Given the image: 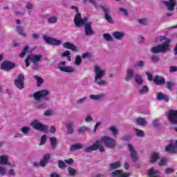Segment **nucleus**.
I'll return each instance as SVG.
<instances>
[{
  "instance_id": "nucleus-1",
  "label": "nucleus",
  "mask_w": 177,
  "mask_h": 177,
  "mask_svg": "<svg viewBox=\"0 0 177 177\" xmlns=\"http://www.w3.org/2000/svg\"><path fill=\"white\" fill-rule=\"evenodd\" d=\"M50 91L48 90H41L40 91L36 92L33 94V97L35 100L37 101L36 104V107L37 109H42L46 104V102H42V99L45 100V102H48V100H50Z\"/></svg>"
},
{
  "instance_id": "nucleus-2",
  "label": "nucleus",
  "mask_w": 177,
  "mask_h": 177,
  "mask_svg": "<svg viewBox=\"0 0 177 177\" xmlns=\"http://www.w3.org/2000/svg\"><path fill=\"white\" fill-rule=\"evenodd\" d=\"M95 75L94 77V82L98 86H107L109 82L103 80V77L106 75V71L102 69L99 66H95L94 68Z\"/></svg>"
},
{
  "instance_id": "nucleus-3",
  "label": "nucleus",
  "mask_w": 177,
  "mask_h": 177,
  "mask_svg": "<svg viewBox=\"0 0 177 177\" xmlns=\"http://www.w3.org/2000/svg\"><path fill=\"white\" fill-rule=\"evenodd\" d=\"M171 43V40L167 39L162 44H159L156 46H153L151 48V53L154 55H157L158 53H167L168 50H169V44Z\"/></svg>"
},
{
  "instance_id": "nucleus-4",
  "label": "nucleus",
  "mask_w": 177,
  "mask_h": 177,
  "mask_svg": "<svg viewBox=\"0 0 177 177\" xmlns=\"http://www.w3.org/2000/svg\"><path fill=\"white\" fill-rule=\"evenodd\" d=\"M71 9H74L76 12H77L75 15V19H74V23L76 27H81L82 26H85L88 23V18L84 17L82 19L81 17V14L78 12V8L75 6H72L71 7Z\"/></svg>"
},
{
  "instance_id": "nucleus-5",
  "label": "nucleus",
  "mask_w": 177,
  "mask_h": 177,
  "mask_svg": "<svg viewBox=\"0 0 177 177\" xmlns=\"http://www.w3.org/2000/svg\"><path fill=\"white\" fill-rule=\"evenodd\" d=\"M100 142L104 143L107 149H115L117 147V141L111 137L102 136Z\"/></svg>"
},
{
  "instance_id": "nucleus-6",
  "label": "nucleus",
  "mask_w": 177,
  "mask_h": 177,
  "mask_svg": "<svg viewBox=\"0 0 177 177\" xmlns=\"http://www.w3.org/2000/svg\"><path fill=\"white\" fill-rule=\"evenodd\" d=\"M97 149H99L100 153L105 151L104 147L102 146V142L99 140H96L93 145L84 148V151L86 153H91V151H95Z\"/></svg>"
},
{
  "instance_id": "nucleus-7",
  "label": "nucleus",
  "mask_w": 177,
  "mask_h": 177,
  "mask_svg": "<svg viewBox=\"0 0 177 177\" xmlns=\"http://www.w3.org/2000/svg\"><path fill=\"white\" fill-rule=\"evenodd\" d=\"M41 59H42V55H35V54L28 55L25 59L26 66L30 67V62H32V63H38L41 62Z\"/></svg>"
},
{
  "instance_id": "nucleus-8",
  "label": "nucleus",
  "mask_w": 177,
  "mask_h": 177,
  "mask_svg": "<svg viewBox=\"0 0 177 177\" xmlns=\"http://www.w3.org/2000/svg\"><path fill=\"white\" fill-rule=\"evenodd\" d=\"M169 145L165 148L167 153L176 154L177 153V140H171L168 141Z\"/></svg>"
},
{
  "instance_id": "nucleus-9",
  "label": "nucleus",
  "mask_w": 177,
  "mask_h": 177,
  "mask_svg": "<svg viewBox=\"0 0 177 177\" xmlns=\"http://www.w3.org/2000/svg\"><path fill=\"white\" fill-rule=\"evenodd\" d=\"M58 70L62 73H68L70 74L75 73V68L70 66H66V62H62L58 64Z\"/></svg>"
},
{
  "instance_id": "nucleus-10",
  "label": "nucleus",
  "mask_w": 177,
  "mask_h": 177,
  "mask_svg": "<svg viewBox=\"0 0 177 177\" xmlns=\"http://www.w3.org/2000/svg\"><path fill=\"white\" fill-rule=\"evenodd\" d=\"M100 8L104 11V19L106 20V21H108V23H111V24H113L114 21H113V18L111 17L110 8H109L106 5H102L100 6Z\"/></svg>"
},
{
  "instance_id": "nucleus-11",
  "label": "nucleus",
  "mask_w": 177,
  "mask_h": 177,
  "mask_svg": "<svg viewBox=\"0 0 177 177\" xmlns=\"http://www.w3.org/2000/svg\"><path fill=\"white\" fill-rule=\"evenodd\" d=\"M166 115L171 124H177V111L169 110L166 113Z\"/></svg>"
},
{
  "instance_id": "nucleus-12",
  "label": "nucleus",
  "mask_w": 177,
  "mask_h": 177,
  "mask_svg": "<svg viewBox=\"0 0 177 177\" xmlns=\"http://www.w3.org/2000/svg\"><path fill=\"white\" fill-rule=\"evenodd\" d=\"M43 38L45 42L48 44V45H52L53 46H59V45H62V40H59L57 39L48 36H44Z\"/></svg>"
},
{
  "instance_id": "nucleus-13",
  "label": "nucleus",
  "mask_w": 177,
  "mask_h": 177,
  "mask_svg": "<svg viewBox=\"0 0 177 177\" xmlns=\"http://www.w3.org/2000/svg\"><path fill=\"white\" fill-rule=\"evenodd\" d=\"M32 127L34 128V129H37V131H41V132H48V127L37 120L32 122Z\"/></svg>"
},
{
  "instance_id": "nucleus-14",
  "label": "nucleus",
  "mask_w": 177,
  "mask_h": 177,
  "mask_svg": "<svg viewBox=\"0 0 177 177\" xmlns=\"http://www.w3.org/2000/svg\"><path fill=\"white\" fill-rule=\"evenodd\" d=\"M15 85L18 89L24 88V75L19 74L15 80Z\"/></svg>"
},
{
  "instance_id": "nucleus-15",
  "label": "nucleus",
  "mask_w": 177,
  "mask_h": 177,
  "mask_svg": "<svg viewBox=\"0 0 177 177\" xmlns=\"http://www.w3.org/2000/svg\"><path fill=\"white\" fill-rule=\"evenodd\" d=\"M84 26V34L86 37H91V35H95V31L92 28V22L86 23Z\"/></svg>"
},
{
  "instance_id": "nucleus-16",
  "label": "nucleus",
  "mask_w": 177,
  "mask_h": 177,
  "mask_svg": "<svg viewBox=\"0 0 177 177\" xmlns=\"http://www.w3.org/2000/svg\"><path fill=\"white\" fill-rule=\"evenodd\" d=\"M128 149L130 151V157L133 161V162H136L138 161V152L135 150L133 146L131 144H128Z\"/></svg>"
},
{
  "instance_id": "nucleus-17",
  "label": "nucleus",
  "mask_w": 177,
  "mask_h": 177,
  "mask_svg": "<svg viewBox=\"0 0 177 177\" xmlns=\"http://www.w3.org/2000/svg\"><path fill=\"white\" fill-rule=\"evenodd\" d=\"M15 67H16L15 63L8 61L3 62L1 66V70H5V71H9V70H12V68H15Z\"/></svg>"
},
{
  "instance_id": "nucleus-18",
  "label": "nucleus",
  "mask_w": 177,
  "mask_h": 177,
  "mask_svg": "<svg viewBox=\"0 0 177 177\" xmlns=\"http://www.w3.org/2000/svg\"><path fill=\"white\" fill-rule=\"evenodd\" d=\"M161 3L167 8V10L172 12L175 9V0L162 1Z\"/></svg>"
},
{
  "instance_id": "nucleus-19",
  "label": "nucleus",
  "mask_w": 177,
  "mask_h": 177,
  "mask_svg": "<svg viewBox=\"0 0 177 177\" xmlns=\"http://www.w3.org/2000/svg\"><path fill=\"white\" fill-rule=\"evenodd\" d=\"M129 173H124L122 170H115L111 172V176L112 177H129Z\"/></svg>"
},
{
  "instance_id": "nucleus-20",
  "label": "nucleus",
  "mask_w": 177,
  "mask_h": 177,
  "mask_svg": "<svg viewBox=\"0 0 177 177\" xmlns=\"http://www.w3.org/2000/svg\"><path fill=\"white\" fill-rule=\"evenodd\" d=\"M133 75H135V69L132 68H127L126 71V76H125V81L127 82L131 81L132 78H133Z\"/></svg>"
},
{
  "instance_id": "nucleus-21",
  "label": "nucleus",
  "mask_w": 177,
  "mask_h": 177,
  "mask_svg": "<svg viewBox=\"0 0 177 177\" xmlns=\"http://www.w3.org/2000/svg\"><path fill=\"white\" fill-rule=\"evenodd\" d=\"M66 132L68 135H73L74 133V122L69 121L65 124Z\"/></svg>"
},
{
  "instance_id": "nucleus-22",
  "label": "nucleus",
  "mask_w": 177,
  "mask_h": 177,
  "mask_svg": "<svg viewBox=\"0 0 177 177\" xmlns=\"http://www.w3.org/2000/svg\"><path fill=\"white\" fill-rule=\"evenodd\" d=\"M62 46L65 49H70L73 52H77V50H78V48H77V46H75V45H74V44L71 42H68V41L64 42L63 43Z\"/></svg>"
},
{
  "instance_id": "nucleus-23",
  "label": "nucleus",
  "mask_w": 177,
  "mask_h": 177,
  "mask_svg": "<svg viewBox=\"0 0 177 177\" xmlns=\"http://www.w3.org/2000/svg\"><path fill=\"white\" fill-rule=\"evenodd\" d=\"M16 30L17 34H19V35H21V37H23V38H27L28 37V35L27 34V32H26L24 26L18 25L16 27Z\"/></svg>"
},
{
  "instance_id": "nucleus-24",
  "label": "nucleus",
  "mask_w": 177,
  "mask_h": 177,
  "mask_svg": "<svg viewBox=\"0 0 177 177\" xmlns=\"http://www.w3.org/2000/svg\"><path fill=\"white\" fill-rule=\"evenodd\" d=\"M112 37L117 41H121L125 37V32L122 31H115L112 33Z\"/></svg>"
},
{
  "instance_id": "nucleus-25",
  "label": "nucleus",
  "mask_w": 177,
  "mask_h": 177,
  "mask_svg": "<svg viewBox=\"0 0 177 177\" xmlns=\"http://www.w3.org/2000/svg\"><path fill=\"white\" fill-rule=\"evenodd\" d=\"M0 165H11L10 162H9V156H0Z\"/></svg>"
},
{
  "instance_id": "nucleus-26",
  "label": "nucleus",
  "mask_w": 177,
  "mask_h": 177,
  "mask_svg": "<svg viewBox=\"0 0 177 177\" xmlns=\"http://www.w3.org/2000/svg\"><path fill=\"white\" fill-rule=\"evenodd\" d=\"M90 99L91 100H103L104 97H106V94L104 93H100L97 95L91 94L89 95Z\"/></svg>"
},
{
  "instance_id": "nucleus-27",
  "label": "nucleus",
  "mask_w": 177,
  "mask_h": 177,
  "mask_svg": "<svg viewBox=\"0 0 177 177\" xmlns=\"http://www.w3.org/2000/svg\"><path fill=\"white\" fill-rule=\"evenodd\" d=\"M153 82L154 84H156V85H164V84H165V79L162 77L155 76Z\"/></svg>"
},
{
  "instance_id": "nucleus-28",
  "label": "nucleus",
  "mask_w": 177,
  "mask_h": 177,
  "mask_svg": "<svg viewBox=\"0 0 177 177\" xmlns=\"http://www.w3.org/2000/svg\"><path fill=\"white\" fill-rule=\"evenodd\" d=\"M156 99L158 100H164L165 102H169V97L168 95H165L162 93H158L156 96Z\"/></svg>"
},
{
  "instance_id": "nucleus-29",
  "label": "nucleus",
  "mask_w": 177,
  "mask_h": 177,
  "mask_svg": "<svg viewBox=\"0 0 177 177\" xmlns=\"http://www.w3.org/2000/svg\"><path fill=\"white\" fill-rule=\"evenodd\" d=\"M160 158V153L157 152H153L151 155L150 162L151 164H154V162H157V160Z\"/></svg>"
},
{
  "instance_id": "nucleus-30",
  "label": "nucleus",
  "mask_w": 177,
  "mask_h": 177,
  "mask_svg": "<svg viewBox=\"0 0 177 177\" xmlns=\"http://www.w3.org/2000/svg\"><path fill=\"white\" fill-rule=\"evenodd\" d=\"M136 125H139L140 127H146L147 122L145 119L142 118H138L136 119Z\"/></svg>"
},
{
  "instance_id": "nucleus-31",
  "label": "nucleus",
  "mask_w": 177,
  "mask_h": 177,
  "mask_svg": "<svg viewBox=\"0 0 177 177\" xmlns=\"http://www.w3.org/2000/svg\"><path fill=\"white\" fill-rule=\"evenodd\" d=\"M146 64V61L138 60L133 65L134 68H143Z\"/></svg>"
},
{
  "instance_id": "nucleus-32",
  "label": "nucleus",
  "mask_w": 177,
  "mask_h": 177,
  "mask_svg": "<svg viewBox=\"0 0 177 177\" xmlns=\"http://www.w3.org/2000/svg\"><path fill=\"white\" fill-rule=\"evenodd\" d=\"M120 165H121V162L120 161L111 163L109 165V169L111 171H114V169H117V168H120Z\"/></svg>"
},
{
  "instance_id": "nucleus-33",
  "label": "nucleus",
  "mask_w": 177,
  "mask_h": 177,
  "mask_svg": "<svg viewBox=\"0 0 177 177\" xmlns=\"http://www.w3.org/2000/svg\"><path fill=\"white\" fill-rule=\"evenodd\" d=\"M84 147V145L82 144H75L70 147L71 151H75L76 150H80V149H82Z\"/></svg>"
},
{
  "instance_id": "nucleus-34",
  "label": "nucleus",
  "mask_w": 177,
  "mask_h": 177,
  "mask_svg": "<svg viewBox=\"0 0 177 177\" xmlns=\"http://www.w3.org/2000/svg\"><path fill=\"white\" fill-rule=\"evenodd\" d=\"M138 88H139L138 93H140V95H145L149 92V87H147V86H142V87L140 86Z\"/></svg>"
},
{
  "instance_id": "nucleus-35",
  "label": "nucleus",
  "mask_w": 177,
  "mask_h": 177,
  "mask_svg": "<svg viewBox=\"0 0 177 177\" xmlns=\"http://www.w3.org/2000/svg\"><path fill=\"white\" fill-rule=\"evenodd\" d=\"M108 129L111 132L113 136H117V135H118V129H117V127L111 126Z\"/></svg>"
},
{
  "instance_id": "nucleus-36",
  "label": "nucleus",
  "mask_w": 177,
  "mask_h": 177,
  "mask_svg": "<svg viewBox=\"0 0 177 177\" xmlns=\"http://www.w3.org/2000/svg\"><path fill=\"white\" fill-rule=\"evenodd\" d=\"M135 82L137 84V87L139 88L140 85L143 84V79L140 75H136L135 77Z\"/></svg>"
},
{
  "instance_id": "nucleus-37",
  "label": "nucleus",
  "mask_w": 177,
  "mask_h": 177,
  "mask_svg": "<svg viewBox=\"0 0 177 177\" xmlns=\"http://www.w3.org/2000/svg\"><path fill=\"white\" fill-rule=\"evenodd\" d=\"M49 140L51 143L52 149H55L57 146V138H56L55 137H50L49 138Z\"/></svg>"
},
{
  "instance_id": "nucleus-38",
  "label": "nucleus",
  "mask_w": 177,
  "mask_h": 177,
  "mask_svg": "<svg viewBox=\"0 0 177 177\" xmlns=\"http://www.w3.org/2000/svg\"><path fill=\"white\" fill-rule=\"evenodd\" d=\"M71 52L70 50H66L61 54L62 57H66L68 62H71Z\"/></svg>"
},
{
  "instance_id": "nucleus-39",
  "label": "nucleus",
  "mask_w": 177,
  "mask_h": 177,
  "mask_svg": "<svg viewBox=\"0 0 177 177\" xmlns=\"http://www.w3.org/2000/svg\"><path fill=\"white\" fill-rule=\"evenodd\" d=\"M67 171L69 176H75L77 175V170L71 167H68Z\"/></svg>"
},
{
  "instance_id": "nucleus-40",
  "label": "nucleus",
  "mask_w": 177,
  "mask_h": 177,
  "mask_svg": "<svg viewBox=\"0 0 177 177\" xmlns=\"http://www.w3.org/2000/svg\"><path fill=\"white\" fill-rule=\"evenodd\" d=\"M29 49H30V46H28V44H26V46L22 50L21 53L19 54V57H24L26 56V54L28 52Z\"/></svg>"
},
{
  "instance_id": "nucleus-41",
  "label": "nucleus",
  "mask_w": 177,
  "mask_h": 177,
  "mask_svg": "<svg viewBox=\"0 0 177 177\" xmlns=\"http://www.w3.org/2000/svg\"><path fill=\"white\" fill-rule=\"evenodd\" d=\"M137 21L142 26H147L149 24V19L147 18L139 19Z\"/></svg>"
},
{
  "instance_id": "nucleus-42",
  "label": "nucleus",
  "mask_w": 177,
  "mask_h": 177,
  "mask_svg": "<svg viewBox=\"0 0 177 177\" xmlns=\"http://www.w3.org/2000/svg\"><path fill=\"white\" fill-rule=\"evenodd\" d=\"M82 63V58L80 55H77L75 58L74 64L75 66H81V64Z\"/></svg>"
},
{
  "instance_id": "nucleus-43",
  "label": "nucleus",
  "mask_w": 177,
  "mask_h": 177,
  "mask_svg": "<svg viewBox=\"0 0 177 177\" xmlns=\"http://www.w3.org/2000/svg\"><path fill=\"white\" fill-rule=\"evenodd\" d=\"M30 131L31 128L28 127H24L21 129V132H22L24 135H28Z\"/></svg>"
},
{
  "instance_id": "nucleus-44",
  "label": "nucleus",
  "mask_w": 177,
  "mask_h": 177,
  "mask_svg": "<svg viewBox=\"0 0 177 177\" xmlns=\"http://www.w3.org/2000/svg\"><path fill=\"white\" fill-rule=\"evenodd\" d=\"M34 78L35 80H37V86H41L42 84H44V79H42L41 77L38 75H35Z\"/></svg>"
},
{
  "instance_id": "nucleus-45",
  "label": "nucleus",
  "mask_w": 177,
  "mask_h": 177,
  "mask_svg": "<svg viewBox=\"0 0 177 177\" xmlns=\"http://www.w3.org/2000/svg\"><path fill=\"white\" fill-rule=\"evenodd\" d=\"M135 132L138 138H143L145 136V131L141 129H135Z\"/></svg>"
},
{
  "instance_id": "nucleus-46",
  "label": "nucleus",
  "mask_w": 177,
  "mask_h": 177,
  "mask_svg": "<svg viewBox=\"0 0 177 177\" xmlns=\"http://www.w3.org/2000/svg\"><path fill=\"white\" fill-rule=\"evenodd\" d=\"M88 131H90V129H88V127L86 126H82V127H80L79 129H78V132L79 133H82L84 132H88Z\"/></svg>"
},
{
  "instance_id": "nucleus-47",
  "label": "nucleus",
  "mask_w": 177,
  "mask_h": 177,
  "mask_svg": "<svg viewBox=\"0 0 177 177\" xmlns=\"http://www.w3.org/2000/svg\"><path fill=\"white\" fill-rule=\"evenodd\" d=\"M167 162H168V158H162L160 159V161L159 162V165L160 167H162L164 165H167Z\"/></svg>"
},
{
  "instance_id": "nucleus-48",
  "label": "nucleus",
  "mask_w": 177,
  "mask_h": 177,
  "mask_svg": "<svg viewBox=\"0 0 177 177\" xmlns=\"http://www.w3.org/2000/svg\"><path fill=\"white\" fill-rule=\"evenodd\" d=\"M103 37L105 39V41H108L109 42H112V41H113V37H111V35L107 34V33H104L103 35Z\"/></svg>"
},
{
  "instance_id": "nucleus-49",
  "label": "nucleus",
  "mask_w": 177,
  "mask_h": 177,
  "mask_svg": "<svg viewBox=\"0 0 177 177\" xmlns=\"http://www.w3.org/2000/svg\"><path fill=\"white\" fill-rule=\"evenodd\" d=\"M25 8L28 10H32V9H34V4L30 1H28L25 5Z\"/></svg>"
},
{
  "instance_id": "nucleus-50",
  "label": "nucleus",
  "mask_w": 177,
  "mask_h": 177,
  "mask_svg": "<svg viewBox=\"0 0 177 177\" xmlns=\"http://www.w3.org/2000/svg\"><path fill=\"white\" fill-rule=\"evenodd\" d=\"M57 21V17L53 16V17H50L49 18H48V22L53 24L55 23H56Z\"/></svg>"
},
{
  "instance_id": "nucleus-51",
  "label": "nucleus",
  "mask_w": 177,
  "mask_h": 177,
  "mask_svg": "<svg viewBox=\"0 0 177 177\" xmlns=\"http://www.w3.org/2000/svg\"><path fill=\"white\" fill-rule=\"evenodd\" d=\"M151 63H158L160 62V57L157 55H152L151 57Z\"/></svg>"
},
{
  "instance_id": "nucleus-52",
  "label": "nucleus",
  "mask_w": 177,
  "mask_h": 177,
  "mask_svg": "<svg viewBox=\"0 0 177 177\" xmlns=\"http://www.w3.org/2000/svg\"><path fill=\"white\" fill-rule=\"evenodd\" d=\"M92 56H93L92 53H85L82 55V59H88L92 57Z\"/></svg>"
},
{
  "instance_id": "nucleus-53",
  "label": "nucleus",
  "mask_w": 177,
  "mask_h": 177,
  "mask_svg": "<svg viewBox=\"0 0 177 177\" xmlns=\"http://www.w3.org/2000/svg\"><path fill=\"white\" fill-rule=\"evenodd\" d=\"M87 99L88 98L86 97L80 98L76 100V103H77V104H84V103H85V102H86Z\"/></svg>"
},
{
  "instance_id": "nucleus-54",
  "label": "nucleus",
  "mask_w": 177,
  "mask_h": 177,
  "mask_svg": "<svg viewBox=\"0 0 177 177\" xmlns=\"http://www.w3.org/2000/svg\"><path fill=\"white\" fill-rule=\"evenodd\" d=\"M44 115H45V117H50V116L53 115V111L46 110L44 111Z\"/></svg>"
},
{
  "instance_id": "nucleus-55",
  "label": "nucleus",
  "mask_w": 177,
  "mask_h": 177,
  "mask_svg": "<svg viewBox=\"0 0 177 177\" xmlns=\"http://www.w3.org/2000/svg\"><path fill=\"white\" fill-rule=\"evenodd\" d=\"M46 135L41 136V142L39 143V146H43V145H45L46 143Z\"/></svg>"
},
{
  "instance_id": "nucleus-56",
  "label": "nucleus",
  "mask_w": 177,
  "mask_h": 177,
  "mask_svg": "<svg viewBox=\"0 0 177 177\" xmlns=\"http://www.w3.org/2000/svg\"><path fill=\"white\" fill-rule=\"evenodd\" d=\"M58 167H59V168H66V167H67L66 165V163H64V162L63 161V160H58Z\"/></svg>"
},
{
  "instance_id": "nucleus-57",
  "label": "nucleus",
  "mask_w": 177,
  "mask_h": 177,
  "mask_svg": "<svg viewBox=\"0 0 177 177\" xmlns=\"http://www.w3.org/2000/svg\"><path fill=\"white\" fill-rule=\"evenodd\" d=\"M174 85H175V83L172 82H167L166 88H167L169 91H172V86H174Z\"/></svg>"
},
{
  "instance_id": "nucleus-58",
  "label": "nucleus",
  "mask_w": 177,
  "mask_h": 177,
  "mask_svg": "<svg viewBox=\"0 0 177 177\" xmlns=\"http://www.w3.org/2000/svg\"><path fill=\"white\" fill-rule=\"evenodd\" d=\"M175 172V169L174 168H167L165 169V174L167 175H169V174H174Z\"/></svg>"
},
{
  "instance_id": "nucleus-59",
  "label": "nucleus",
  "mask_w": 177,
  "mask_h": 177,
  "mask_svg": "<svg viewBox=\"0 0 177 177\" xmlns=\"http://www.w3.org/2000/svg\"><path fill=\"white\" fill-rule=\"evenodd\" d=\"M146 75L149 81H153V80H154V78H153V73L151 72H146Z\"/></svg>"
},
{
  "instance_id": "nucleus-60",
  "label": "nucleus",
  "mask_w": 177,
  "mask_h": 177,
  "mask_svg": "<svg viewBox=\"0 0 177 177\" xmlns=\"http://www.w3.org/2000/svg\"><path fill=\"white\" fill-rule=\"evenodd\" d=\"M84 121L86 122H92V121H93V118L91 115H87V116L84 119Z\"/></svg>"
},
{
  "instance_id": "nucleus-61",
  "label": "nucleus",
  "mask_w": 177,
  "mask_h": 177,
  "mask_svg": "<svg viewBox=\"0 0 177 177\" xmlns=\"http://www.w3.org/2000/svg\"><path fill=\"white\" fill-rule=\"evenodd\" d=\"M43 160L47 162L50 160V153H46L43 156Z\"/></svg>"
},
{
  "instance_id": "nucleus-62",
  "label": "nucleus",
  "mask_w": 177,
  "mask_h": 177,
  "mask_svg": "<svg viewBox=\"0 0 177 177\" xmlns=\"http://www.w3.org/2000/svg\"><path fill=\"white\" fill-rule=\"evenodd\" d=\"M6 174V168L0 166V175H5Z\"/></svg>"
},
{
  "instance_id": "nucleus-63",
  "label": "nucleus",
  "mask_w": 177,
  "mask_h": 177,
  "mask_svg": "<svg viewBox=\"0 0 177 177\" xmlns=\"http://www.w3.org/2000/svg\"><path fill=\"white\" fill-rule=\"evenodd\" d=\"M177 71V66H171L169 68V72L170 73H176Z\"/></svg>"
},
{
  "instance_id": "nucleus-64",
  "label": "nucleus",
  "mask_w": 177,
  "mask_h": 177,
  "mask_svg": "<svg viewBox=\"0 0 177 177\" xmlns=\"http://www.w3.org/2000/svg\"><path fill=\"white\" fill-rule=\"evenodd\" d=\"M120 12H122L124 15V16H128V11L125 8H120Z\"/></svg>"
}]
</instances>
